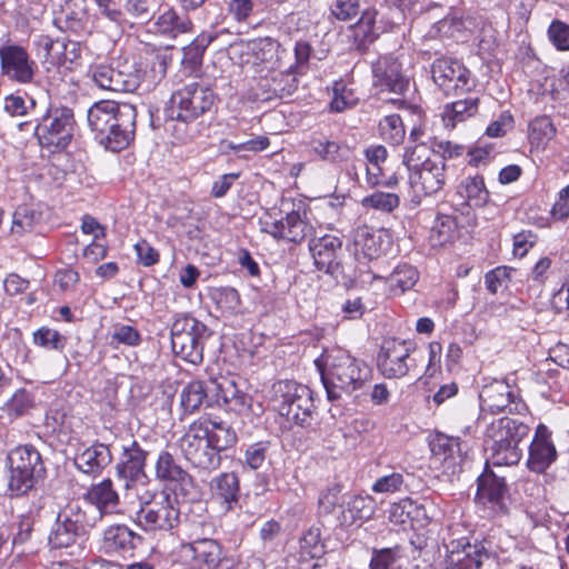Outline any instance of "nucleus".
I'll list each match as a JSON object with an SVG mask.
<instances>
[{
    "label": "nucleus",
    "instance_id": "obj_6",
    "mask_svg": "<svg viewBox=\"0 0 569 569\" xmlns=\"http://www.w3.org/2000/svg\"><path fill=\"white\" fill-rule=\"evenodd\" d=\"M136 522L146 531H169L180 521L176 499L166 491H146L139 496Z\"/></svg>",
    "mask_w": 569,
    "mask_h": 569
},
{
    "label": "nucleus",
    "instance_id": "obj_24",
    "mask_svg": "<svg viewBox=\"0 0 569 569\" xmlns=\"http://www.w3.org/2000/svg\"><path fill=\"white\" fill-rule=\"evenodd\" d=\"M557 459V450L551 440V432L547 426L540 423L536 428L535 437L529 446L527 467L530 471L542 473Z\"/></svg>",
    "mask_w": 569,
    "mask_h": 569
},
{
    "label": "nucleus",
    "instance_id": "obj_49",
    "mask_svg": "<svg viewBox=\"0 0 569 569\" xmlns=\"http://www.w3.org/2000/svg\"><path fill=\"white\" fill-rule=\"evenodd\" d=\"M332 93L330 110L335 112H342L350 109L355 107L359 100L353 90L348 88L342 81L335 82Z\"/></svg>",
    "mask_w": 569,
    "mask_h": 569
},
{
    "label": "nucleus",
    "instance_id": "obj_35",
    "mask_svg": "<svg viewBox=\"0 0 569 569\" xmlns=\"http://www.w3.org/2000/svg\"><path fill=\"white\" fill-rule=\"evenodd\" d=\"M488 553L477 546L467 545L460 550H451L447 557L446 569H480Z\"/></svg>",
    "mask_w": 569,
    "mask_h": 569
},
{
    "label": "nucleus",
    "instance_id": "obj_50",
    "mask_svg": "<svg viewBox=\"0 0 569 569\" xmlns=\"http://www.w3.org/2000/svg\"><path fill=\"white\" fill-rule=\"evenodd\" d=\"M419 274L410 264L398 266L388 278L390 287L398 288L400 292L411 289L418 281Z\"/></svg>",
    "mask_w": 569,
    "mask_h": 569
},
{
    "label": "nucleus",
    "instance_id": "obj_56",
    "mask_svg": "<svg viewBox=\"0 0 569 569\" xmlns=\"http://www.w3.org/2000/svg\"><path fill=\"white\" fill-rule=\"evenodd\" d=\"M356 256L367 258L369 260L376 259L380 253L379 241L376 236L368 231L359 232L356 240Z\"/></svg>",
    "mask_w": 569,
    "mask_h": 569
},
{
    "label": "nucleus",
    "instance_id": "obj_13",
    "mask_svg": "<svg viewBox=\"0 0 569 569\" xmlns=\"http://www.w3.org/2000/svg\"><path fill=\"white\" fill-rule=\"evenodd\" d=\"M190 541L181 545L182 553L191 557L194 563L206 569H237L236 561L227 555L216 539L203 537L199 528L189 535Z\"/></svg>",
    "mask_w": 569,
    "mask_h": 569
},
{
    "label": "nucleus",
    "instance_id": "obj_55",
    "mask_svg": "<svg viewBox=\"0 0 569 569\" xmlns=\"http://www.w3.org/2000/svg\"><path fill=\"white\" fill-rule=\"evenodd\" d=\"M33 341L37 346L48 350H62L67 339L57 330L43 327L33 333Z\"/></svg>",
    "mask_w": 569,
    "mask_h": 569
},
{
    "label": "nucleus",
    "instance_id": "obj_20",
    "mask_svg": "<svg viewBox=\"0 0 569 569\" xmlns=\"http://www.w3.org/2000/svg\"><path fill=\"white\" fill-rule=\"evenodd\" d=\"M84 501L94 508L92 516H84L83 521L88 527H94L103 516L120 513V498L110 479L92 485L84 493Z\"/></svg>",
    "mask_w": 569,
    "mask_h": 569
},
{
    "label": "nucleus",
    "instance_id": "obj_8",
    "mask_svg": "<svg viewBox=\"0 0 569 569\" xmlns=\"http://www.w3.org/2000/svg\"><path fill=\"white\" fill-rule=\"evenodd\" d=\"M76 126L73 110L67 106L50 103L34 128L43 148L62 150L71 142Z\"/></svg>",
    "mask_w": 569,
    "mask_h": 569
},
{
    "label": "nucleus",
    "instance_id": "obj_36",
    "mask_svg": "<svg viewBox=\"0 0 569 569\" xmlns=\"http://www.w3.org/2000/svg\"><path fill=\"white\" fill-rule=\"evenodd\" d=\"M298 73L277 71L270 79H266L263 88L270 92L268 99L272 97L279 99L290 98L298 89Z\"/></svg>",
    "mask_w": 569,
    "mask_h": 569
},
{
    "label": "nucleus",
    "instance_id": "obj_34",
    "mask_svg": "<svg viewBox=\"0 0 569 569\" xmlns=\"http://www.w3.org/2000/svg\"><path fill=\"white\" fill-rule=\"evenodd\" d=\"M506 492L503 478L492 472H485L478 478L477 499L482 503H491L492 507H500Z\"/></svg>",
    "mask_w": 569,
    "mask_h": 569
},
{
    "label": "nucleus",
    "instance_id": "obj_7",
    "mask_svg": "<svg viewBox=\"0 0 569 569\" xmlns=\"http://www.w3.org/2000/svg\"><path fill=\"white\" fill-rule=\"evenodd\" d=\"M273 389L279 398V413L299 427H310L316 408L312 390L292 380L279 381Z\"/></svg>",
    "mask_w": 569,
    "mask_h": 569
},
{
    "label": "nucleus",
    "instance_id": "obj_43",
    "mask_svg": "<svg viewBox=\"0 0 569 569\" xmlns=\"http://www.w3.org/2000/svg\"><path fill=\"white\" fill-rule=\"evenodd\" d=\"M156 476L162 481L183 482L188 473L174 461L171 453L161 451L156 463Z\"/></svg>",
    "mask_w": 569,
    "mask_h": 569
},
{
    "label": "nucleus",
    "instance_id": "obj_52",
    "mask_svg": "<svg viewBox=\"0 0 569 569\" xmlns=\"http://www.w3.org/2000/svg\"><path fill=\"white\" fill-rule=\"evenodd\" d=\"M212 299L217 306V308L223 315H232L234 313L240 306V297L236 289L233 288H220L213 291Z\"/></svg>",
    "mask_w": 569,
    "mask_h": 569
},
{
    "label": "nucleus",
    "instance_id": "obj_12",
    "mask_svg": "<svg viewBox=\"0 0 569 569\" xmlns=\"http://www.w3.org/2000/svg\"><path fill=\"white\" fill-rule=\"evenodd\" d=\"M89 74L100 89L116 92H133L141 81L140 71L133 62L128 60L93 66Z\"/></svg>",
    "mask_w": 569,
    "mask_h": 569
},
{
    "label": "nucleus",
    "instance_id": "obj_54",
    "mask_svg": "<svg viewBox=\"0 0 569 569\" xmlns=\"http://www.w3.org/2000/svg\"><path fill=\"white\" fill-rule=\"evenodd\" d=\"M361 203L367 208L390 212L399 206L400 200L398 194L393 192L376 191L365 197Z\"/></svg>",
    "mask_w": 569,
    "mask_h": 569
},
{
    "label": "nucleus",
    "instance_id": "obj_64",
    "mask_svg": "<svg viewBox=\"0 0 569 569\" xmlns=\"http://www.w3.org/2000/svg\"><path fill=\"white\" fill-rule=\"evenodd\" d=\"M36 102L30 99L28 104L21 96L9 94L4 98L3 110L11 117H22L28 114L30 108H34Z\"/></svg>",
    "mask_w": 569,
    "mask_h": 569
},
{
    "label": "nucleus",
    "instance_id": "obj_53",
    "mask_svg": "<svg viewBox=\"0 0 569 569\" xmlns=\"http://www.w3.org/2000/svg\"><path fill=\"white\" fill-rule=\"evenodd\" d=\"M33 406V398L26 389L17 390L6 402L3 409L9 417H19L26 415Z\"/></svg>",
    "mask_w": 569,
    "mask_h": 569
},
{
    "label": "nucleus",
    "instance_id": "obj_63",
    "mask_svg": "<svg viewBox=\"0 0 569 569\" xmlns=\"http://www.w3.org/2000/svg\"><path fill=\"white\" fill-rule=\"evenodd\" d=\"M268 445L256 442L244 451L243 463L252 470L259 469L266 461Z\"/></svg>",
    "mask_w": 569,
    "mask_h": 569
},
{
    "label": "nucleus",
    "instance_id": "obj_19",
    "mask_svg": "<svg viewBox=\"0 0 569 569\" xmlns=\"http://www.w3.org/2000/svg\"><path fill=\"white\" fill-rule=\"evenodd\" d=\"M37 69L36 61L22 46L0 47V70L3 77L19 84H28L33 81Z\"/></svg>",
    "mask_w": 569,
    "mask_h": 569
},
{
    "label": "nucleus",
    "instance_id": "obj_59",
    "mask_svg": "<svg viewBox=\"0 0 569 569\" xmlns=\"http://www.w3.org/2000/svg\"><path fill=\"white\" fill-rule=\"evenodd\" d=\"M331 14L341 21H351L361 12L358 0H336L330 7Z\"/></svg>",
    "mask_w": 569,
    "mask_h": 569
},
{
    "label": "nucleus",
    "instance_id": "obj_3",
    "mask_svg": "<svg viewBox=\"0 0 569 569\" xmlns=\"http://www.w3.org/2000/svg\"><path fill=\"white\" fill-rule=\"evenodd\" d=\"M402 162L409 171L413 202L420 203L422 197L432 196L443 188L445 159L428 144L421 142L407 147Z\"/></svg>",
    "mask_w": 569,
    "mask_h": 569
},
{
    "label": "nucleus",
    "instance_id": "obj_57",
    "mask_svg": "<svg viewBox=\"0 0 569 569\" xmlns=\"http://www.w3.org/2000/svg\"><path fill=\"white\" fill-rule=\"evenodd\" d=\"M141 337L139 331L128 325L116 326L110 338V346L118 347L119 345L134 347L140 343Z\"/></svg>",
    "mask_w": 569,
    "mask_h": 569
},
{
    "label": "nucleus",
    "instance_id": "obj_27",
    "mask_svg": "<svg viewBox=\"0 0 569 569\" xmlns=\"http://www.w3.org/2000/svg\"><path fill=\"white\" fill-rule=\"evenodd\" d=\"M146 455L136 441H132L129 447H123L121 459L116 469L119 478L124 481V488H129V481L143 475Z\"/></svg>",
    "mask_w": 569,
    "mask_h": 569
},
{
    "label": "nucleus",
    "instance_id": "obj_37",
    "mask_svg": "<svg viewBox=\"0 0 569 569\" xmlns=\"http://www.w3.org/2000/svg\"><path fill=\"white\" fill-rule=\"evenodd\" d=\"M375 512L373 499L369 496H355L348 501V508L341 510L338 522L341 526L351 525L356 520L369 519Z\"/></svg>",
    "mask_w": 569,
    "mask_h": 569
},
{
    "label": "nucleus",
    "instance_id": "obj_16",
    "mask_svg": "<svg viewBox=\"0 0 569 569\" xmlns=\"http://www.w3.org/2000/svg\"><path fill=\"white\" fill-rule=\"evenodd\" d=\"M372 86L378 92L402 94L409 86L402 63L392 53L379 56L371 62Z\"/></svg>",
    "mask_w": 569,
    "mask_h": 569
},
{
    "label": "nucleus",
    "instance_id": "obj_45",
    "mask_svg": "<svg viewBox=\"0 0 569 569\" xmlns=\"http://www.w3.org/2000/svg\"><path fill=\"white\" fill-rule=\"evenodd\" d=\"M343 500L341 496V487L333 486L322 491L318 499V511L321 517L341 516Z\"/></svg>",
    "mask_w": 569,
    "mask_h": 569
},
{
    "label": "nucleus",
    "instance_id": "obj_46",
    "mask_svg": "<svg viewBox=\"0 0 569 569\" xmlns=\"http://www.w3.org/2000/svg\"><path fill=\"white\" fill-rule=\"evenodd\" d=\"M402 548L395 546L392 548L373 549L370 569H401Z\"/></svg>",
    "mask_w": 569,
    "mask_h": 569
},
{
    "label": "nucleus",
    "instance_id": "obj_31",
    "mask_svg": "<svg viewBox=\"0 0 569 569\" xmlns=\"http://www.w3.org/2000/svg\"><path fill=\"white\" fill-rule=\"evenodd\" d=\"M210 392H212L210 382L193 380L186 385L180 392V407L182 411L184 413H193L202 406H209Z\"/></svg>",
    "mask_w": 569,
    "mask_h": 569
},
{
    "label": "nucleus",
    "instance_id": "obj_29",
    "mask_svg": "<svg viewBox=\"0 0 569 569\" xmlns=\"http://www.w3.org/2000/svg\"><path fill=\"white\" fill-rule=\"evenodd\" d=\"M212 497L218 500L226 510H231L240 496L239 478L234 472H221L210 481Z\"/></svg>",
    "mask_w": 569,
    "mask_h": 569
},
{
    "label": "nucleus",
    "instance_id": "obj_18",
    "mask_svg": "<svg viewBox=\"0 0 569 569\" xmlns=\"http://www.w3.org/2000/svg\"><path fill=\"white\" fill-rule=\"evenodd\" d=\"M433 82L446 93L470 91L475 87L471 72L459 61L440 58L431 66Z\"/></svg>",
    "mask_w": 569,
    "mask_h": 569
},
{
    "label": "nucleus",
    "instance_id": "obj_10",
    "mask_svg": "<svg viewBox=\"0 0 569 569\" xmlns=\"http://www.w3.org/2000/svg\"><path fill=\"white\" fill-rule=\"evenodd\" d=\"M8 489L20 496L29 491L43 472L40 453L32 446H21L8 455Z\"/></svg>",
    "mask_w": 569,
    "mask_h": 569
},
{
    "label": "nucleus",
    "instance_id": "obj_47",
    "mask_svg": "<svg viewBox=\"0 0 569 569\" xmlns=\"http://www.w3.org/2000/svg\"><path fill=\"white\" fill-rule=\"evenodd\" d=\"M380 137L391 144H400L406 134L402 119L399 114L392 113L382 118L379 122Z\"/></svg>",
    "mask_w": 569,
    "mask_h": 569
},
{
    "label": "nucleus",
    "instance_id": "obj_11",
    "mask_svg": "<svg viewBox=\"0 0 569 569\" xmlns=\"http://www.w3.org/2000/svg\"><path fill=\"white\" fill-rule=\"evenodd\" d=\"M208 435L207 421H193L180 439V449L194 468L214 470L220 466L221 457L212 448Z\"/></svg>",
    "mask_w": 569,
    "mask_h": 569
},
{
    "label": "nucleus",
    "instance_id": "obj_1",
    "mask_svg": "<svg viewBox=\"0 0 569 569\" xmlns=\"http://www.w3.org/2000/svg\"><path fill=\"white\" fill-rule=\"evenodd\" d=\"M137 109L113 100L94 102L87 111V122L94 139L107 150L118 152L134 138Z\"/></svg>",
    "mask_w": 569,
    "mask_h": 569
},
{
    "label": "nucleus",
    "instance_id": "obj_41",
    "mask_svg": "<svg viewBox=\"0 0 569 569\" xmlns=\"http://www.w3.org/2000/svg\"><path fill=\"white\" fill-rule=\"evenodd\" d=\"M325 553V545L321 541L320 529L309 528L299 540V560L310 561L319 559Z\"/></svg>",
    "mask_w": 569,
    "mask_h": 569
},
{
    "label": "nucleus",
    "instance_id": "obj_28",
    "mask_svg": "<svg viewBox=\"0 0 569 569\" xmlns=\"http://www.w3.org/2000/svg\"><path fill=\"white\" fill-rule=\"evenodd\" d=\"M212 392H216V401L222 402L228 410L242 413L250 407V397L238 389L234 381L222 378L220 381H210Z\"/></svg>",
    "mask_w": 569,
    "mask_h": 569
},
{
    "label": "nucleus",
    "instance_id": "obj_32",
    "mask_svg": "<svg viewBox=\"0 0 569 569\" xmlns=\"http://www.w3.org/2000/svg\"><path fill=\"white\" fill-rule=\"evenodd\" d=\"M376 9H367L361 12V17L353 27V47L359 52L367 51L368 47L379 37L376 28Z\"/></svg>",
    "mask_w": 569,
    "mask_h": 569
},
{
    "label": "nucleus",
    "instance_id": "obj_15",
    "mask_svg": "<svg viewBox=\"0 0 569 569\" xmlns=\"http://www.w3.org/2000/svg\"><path fill=\"white\" fill-rule=\"evenodd\" d=\"M480 407L483 411L498 413L508 410L510 413L523 415L528 406L518 393V389L507 380H492L485 385L479 393Z\"/></svg>",
    "mask_w": 569,
    "mask_h": 569
},
{
    "label": "nucleus",
    "instance_id": "obj_44",
    "mask_svg": "<svg viewBox=\"0 0 569 569\" xmlns=\"http://www.w3.org/2000/svg\"><path fill=\"white\" fill-rule=\"evenodd\" d=\"M216 38L217 36L210 32L199 34L189 46L183 48V63L192 70L200 66L207 47Z\"/></svg>",
    "mask_w": 569,
    "mask_h": 569
},
{
    "label": "nucleus",
    "instance_id": "obj_4",
    "mask_svg": "<svg viewBox=\"0 0 569 569\" xmlns=\"http://www.w3.org/2000/svg\"><path fill=\"white\" fill-rule=\"evenodd\" d=\"M530 426L518 418L501 417L486 429L485 443L495 466H515L521 457L519 443L528 437Z\"/></svg>",
    "mask_w": 569,
    "mask_h": 569
},
{
    "label": "nucleus",
    "instance_id": "obj_25",
    "mask_svg": "<svg viewBox=\"0 0 569 569\" xmlns=\"http://www.w3.org/2000/svg\"><path fill=\"white\" fill-rule=\"evenodd\" d=\"M112 461L110 448L101 442H96L74 457L77 468L87 475H99Z\"/></svg>",
    "mask_w": 569,
    "mask_h": 569
},
{
    "label": "nucleus",
    "instance_id": "obj_5",
    "mask_svg": "<svg viewBox=\"0 0 569 569\" xmlns=\"http://www.w3.org/2000/svg\"><path fill=\"white\" fill-rule=\"evenodd\" d=\"M213 92L198 83H190L171 94L164 109L166 130L178 131V126L187 124L209 111L213 104Z\"/></svg>",
    "mask_w": 569,
    "mask_h": 569
},
{
    "label": "nucleus",
    "instance_id": "obj_2",
    "mask_svg": "<svg viewBox=\"0 0 569 569\" xmlns=\"http://www.w3.org/2000/svg\"><path fill=\"white\" fill-rule=\"evenodd\" d=\"M329 400L339 399L363 387L369 378V367L349 352L335 349L316 360Z\"/></svg>",
    "mask_w": 569,
    "mask_h": 569
},
{
    "label": "nucleus",
    "instance_id": "obj_60",
    "mask_svg": "<svg viewBox=\"0 0 569 569\" xmlns=\"http://www.w3.org/2000/svg\"><path fill=\"white\" fill-rule=\"evenodd\" d=\"M455 221L449 216H439L436 218L431 227V239L437 244L446 243L453 232Z\"/></svg>",
    "mask_w": 569,
    "mask_h": 569
},
{
    "label": "nucleus",
    "instance_id": "obj_40",
    "mask_svg": "<svg viewBox=\"0 0 569 569\" xmlns=\"http://www.w3.org/2000/svg\"><path fill=\"white\" fill-rule=\"evenodd\" d=\"M203 420L208 422V439L217 453L231 448L237 442V435L230 426L222 421Z\"/></svg>",
    "mask_w": 569,
    "mask_h": 569
},
{
    "label": "nucleus",
    "instance_id": "obj_38",
    "mask_svg": "<svg viewBox=\"0 0 569 569\" xmlns=\"http://www.w3.org/2000/svg\"><path fill=\"white\" fill-rule=\"evenodd\" d=\"M157 32L176 38L191 29V21L187 16H179L173 9L166 10L154 23Z\"/></svg>",
    "mask_w": 569,
    "mask_h": 569
},
{
    "label": "nucleus",
    "instance_id": "obj_51",
    "mask_svg": "<svg viewBox=\"0 0 569 569\" xmlns=\"http://www.w3.org/2000/svg\"><path fill=\"white\" fill-rule=\"evenodd\" d=\"M40 213L28 206H19L12 216L11 231L17 234L29 232L39 221Z\"/></svg>",
    "mask_w": 569,
    "mask_h": 569
},
{
    "label": "nucleus",
    "instance_id": "obj_26",
    "mask_svg": "<svg viewBox=\"0 0 569 569\" xmlns=\"http://www.w3.org/2000/svg\"><path fill=\"white\" fill-rule=\"evenodd\" d=\"M142 538L124 525L110 526L103 532V547L108 552L131 555Z\"/></svg>",
    "mask_w": 569,
    "mask_h": 569
},
{
    "label": "nucleus",
    "instance_id": "obj_9",
    "mask_svg": "<svg viewBox=\"0 0 569 569\" xmlns=\"http://www.w3.org/2000/svg\"><path fill=\"white\" fill-rule=\"evenodd\" d=\"M207 331V326L196 318L188 315L178 317L171 326L173 352L192 365L202 362Z\"/></svg>",
    "mask_w": 569,
    "mask_h": 569
},
{
    "label": "nucleus",
    "instance_id": "obj_62",
    "mask_svg": "<svg viewBox=\"0 0 569 569\" xmlns=\"http://www.w3.org/2000/svg\"><path fill=\"white\" fill-rule=\"evenodd\" d=\"M123 7L126 13L142 22L149 21L154 13L153 6L149 0H126Z\"/></svg>",
    "mask_w": 569,
    "mask_h": 569
},
{
    "label": "nucleus",
    "instance_id": "obj_21",
    "mask_svg": "<svg viewBox=\"0 0 569 569\" xmlns=\"http://www.w3.org/2000/svg\"><path fill=\"white\" fill-rule=\"evenodd\" d=\"M309 249L318 270L338 277L342 273L341 258L343 256L342 240L333 234L315 238Z\"/></svg>",
    "mask_w": 569,
    "mask_h": 569
},
{
    "label": "nucleus",
    "instance_id": "obj_48",
    "mask_svg": "<svg viewBox=\"0 0 569 569\" xmlns=\"http://www.w3.org/2000/svg\"><path fill=\"white\" fill-rule=\"evenodd\" d=\"M250 49L256 60L271 69L277 50H279V42L270 37L259 38L251 42Z\"/></svg>",
    "mask_w": 569,
    "mask_h": 569
},
{
    "label": "nucleus",
    "instance_id": "obj_17",
    "mask_svg": "<svg viewBox=\"0 0 569 569\" xmlns=\"http://www.w3.org/2000/svg\"><path fill=\"white\" fill-rule=\"evenodd\" d=\"M261 231L276 239H283L291 242H301L309 237L313 228L303 218L299 210H291L280 219L267 212L259 219Z\"/></svg>",
    "mask_w": 569,
    "mask_h": 569
},
{
    "label": "nucleus",
    "instance_id": "obj_22",
    "mask_svg": "<svg viewBox=\"0 0 569 569\" xmlns=\"http://www.w3.org/2000/svg\"><path fill=\"white\" fill-rule=\"evenodd\" d=\"M429 447L435 459L441 462L445 469L452 475L461 470V465L469 451L467 441L441 432L431 437Z\"/></svg>",
    "mask_w": 569,
    "mask_h": 569
},
{
    "label": "nucleus",
    "instance_id": "obj_14",
    "mask_svg": "<svg viewBox=\"0 0 569 569\" xmlns=\"http://www.w3.org/2000/svg\"><path fill=\"white\" fill-rule=\"evenodd\" d=\"M413 350L415 343L410 340L385 339L377 356V367L381 375L388 379L407 376L412 367L410 356Z\"/></svg>",
    "mask_w": 569,
    "mask_h": 569
},
{
    "label": "nucleus",
    "instance_id": "obj_61",
    "mask_svg": "<svg viewBox=\"0 0 569 569\" xmlns=\"http://www.w3.org/2000/svg\"><path fill=\"white\" fill-rule=\"evenodd\" d=\"M549 40L561 51L569 50V26L560 20H555L548 28Z\"/></svg>",
    "mask_w": 569,
    "mask_h": 569
},
{
    "label": "nucleus",
    "instance_id": "obj_58",
    "mask_svg": "<svg viewBox=\"0 0 569 569\" xmlns=\"http://www.w3.org/2000/svg\"><path fill=\"white\" fill-rule=\"evenodd\" d=\"M405 478L400 472H392L378 478L372 485V491L376 493H395L402 491Z\"/></svg>",
    "mask_w": 569,
    "mask_h": 569
},
{
    "label": "nucleus",
    "instance_id": "obj_42",
    "mask_svg": "<svg viewBox=\"0 0 569 569\" xmlns=\"http://www.w3.org/2000/svg\"><path fill=\"white\" fill-rule=\"evenodd\" d=\"M555 134L556 128L546 116L538 117L529 123L528 139L530 144L537 149H545Z\"/></svg>",
    "mask_w": 569,
    "mask_h": 569
},
{
    "label": "nucleus",
    "instance_id": "obj_39",
    "mask_svg": "<svg viewBox=\"0 0 569 569\" xmlns=\"http://www.w3.org/2000/svg\"><path fill=\"white\" fill-rule=\"evenodd\" d=\"M458 193L470 206L480 207L488 202L489 192L486 189L483 178L480 176L467 177L458 187Z\"/></svg>",
    "mask_w": 569,
    "mask_h": 569
},
{
    "label": "nucleus",
    "instance_id": "obj_30",
    "mask_svg": "<svg viewBox=\"0 0 569 569\" xmlns=\"http://www.w3.org/2000/svg\"><path fill=\"white\" fill-rule=\"evenodd\" d=\"M310 148L320 160L333 164L348 161L351 156V149L348 144L330 140L325 136L312 138Z\"/></svg>",
    "mask_w": 569,
    "mask_h": 569
},
{
    "label": "nucleus",
    "instance_id": "obj_23",
    "mask_svg": "<svg viewBox=\"0 0 569 569\" xmlns=\"http://www.w3.org/2000/svg\"><path fill=\"white\" fill-rule=\"evenodd\" d=\"M81 517L78 506H68L61 510L49 535L50 546L56 549L72 546L83 528Z\"/></svg>",
    "mask_w": 569,
    "mask_h": 569
},
{
    "label": "nucleus",
    "instance_id": "obj_33",
    "mask_svg": "<svg viewBox=\"0 0 569 569\" xmlns=\"http://www.w3.org/2000/svg\"><path fill=\"white\" fill-rule=\"evenodd\" d=\"M479 98L469 96L466 99L446 104L442 112V121L446 128L453 129L459 122L473 117L478 112Z\"/></svg>",
    "mask_w": 569,
    "mask_h": 569
}]
</instances>
